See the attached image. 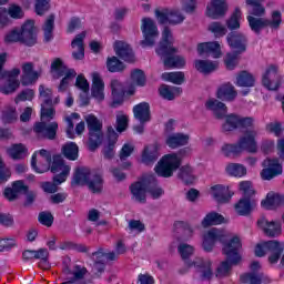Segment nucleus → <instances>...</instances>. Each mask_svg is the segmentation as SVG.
<instances>
[{"instance_id":"obj_1","label":"nucleus","mask_w":284,"mask_h":284,"mask_svg":"<svg viewBox=\"0 0 284 284\" xmlns=\"http://www.w3.org/2000/svg\"><path fill=\"white\" fill-rule=\"evenodd\" d=\"M223 132H234L239 130L237 142L224 143L221 146V152L224 156H241L244 152H250V118L229 114L222 124Z\"/></svg>"},{"instance_id":"obj_2","label":"nucleus","mask_w":284,"mask_h":284,"mask_svg":"<svg viewBox=\"0 0 284 284\" xmlns=\"http://www.w3.org/2000/svg\"><path fill=\"white\" fill-rule=\"evenodd\" d=\"M39 99L41 101V121L36 123L33 131L38 136L42 139L54 140L57 138V130H59V123L51 122L45 124V121H52L54 119V108L53 105H59L61 103V98L59 95L52 97V89L40 84L39 85Z\"/></svg>"},{"instance_id":"obj_3","label":"nucleus","mask_w":284,"mask_h":284,"mask_svg":"<svg viewBox=\"0 0 284 284\" xmlns=\"http://www.w3.org/2000/svg\"><path fill=\"white\" fill-rule=\"evenodd\" d=\"M31 168L37 172V174H43L50 170L53 174V182L57 185H61V183H65L68 181V176H70V171L72 168L61 155L50 156V152L45 150L36 151L31 158Z\"/></svg>"},{"instance_id":"obj_4","label":"nucleus","mask_w":284,"mask_h":284,"mask_svg":"<svg viewBox=\"0 0 284 284\" xmlns=\"http://www.w3.org/2000/svg\"><path fill=\"white\" fill-rule=\"evenodd\" d=\"M196 248L192 244L180 243L178 245V253L180 254L182 261H184V267L186 270H196L195 278L200 281H210L214 276V268L212 267V260H203L202 257H195L191 260V256H194Z\"/></svg>"},{"instance_id":"obj_5","label":"nucleus","mask_w":284,"mask_h":284,"mask_svg":"<svg viewBox=\"0 0 284 284\" xmlns=\"http://www.w3.org/2000/svg\"><path fill=\"white\" fill-rule=\"evenodd\" d=\"M222 253L226 261L222 262L217 268L215 276L217 278H225L232 272V265L243 263V243L239 235H233L229 242L224 243Z\"/></svg>"},{"instance_id":"obj_6","label":"nucleus","mask_w":284,"mask_h":284,"mask_svg":"<svg viewBox=\"0 0 284 284\" xmlns=\"http://www.w3.org/2000/svg\"><path fill=\"white\" fill-rule=\"evenodd\" d=\"M158 57L163 60L165 68H185V58L181 55H174L176 52V48H174V37L172 36V31L165 27L162 30V40L155 49Z\"/></svg>"},{"instance_id":"obj_7","label":"nucleus","mask_w":284,"mask_h":284,"mask_svg":"<svg viewBox=\"0 0 284 284\" xmlns=\"http://www.w3.org/2000/svg\"><path fill=\"white\" fill-rule=\"evenodd\" d=\"M131 193L138 203H145L148 193L152 199H161L163 189L159 186L154 175H145L141 181L131 185Z\"/></svg>"},{"instance_id":"obj_8","label":"nucleus","mask_w":284,"mask_h":284,"mask_svg":"<svg viewBox=\"0 0 284 284\" xmlns=\"http://www.w3.org/2000/svg\"><path fill=\"white\" fill-rule=\"evenodd\" d=\"M6 61H8V52L0 53V81H4L1 85L0 91L2 94H12L19 90V74H21V70L19 68H14L11 71H3V65H6Z\"/></svg>"},{"instance_id":"obj_9","label":"nucleus","mask_w":284,"mask_h":284,"mask_svg":"<svg viewBox=\"0 0 284 284\" xmlns=\"http://www.w3.org/2000/svg\"><path fill=\"white\" fill-rule=\"evenodd\" d=\"M71 185H88L91 192H101L103 190V179L90 172V169L79 168L75 170Z\"/></svg>"},{"instance_id":"obj_10","label":"nucleus","mask_w":284,"mask_h":284,"mask_svg":"<svg viewBox=\"0 0 284 284\" xmlns=\"http://www.w3.org/2000/svg\"><path fill=\"white\" fill-rule=\"evenodd\" d=\"M51 74L54 79H60V77H63L59 85V92H65V90H68V85H70L71 82L74 81V77H77V71H74V69H68V67H65V64L63 63V60L55 58L51 62Z\"/></svg>"},{"instance_id":"obj_11","label":"nucleus","mask_w":284,"mask_h":284,"mask_svg":"<svg viewBox=\"0 0 284 284\" xmlns=\"http://www.w3.org/2000/svg\"><path fill=\"white\" fill-rule=\"evenodd\" d=\"M181 161H183L181 158V152L170 153L162 156V159L155 165L156 175L163 176L164 179H170V176H172V174H174V172L181 168Z\"/></svg>"},{"instance_id":"obj_12","label":"nucleus","mask_w":284,"mask_h":284,"mask_svg":"<svg viewBox=\"0 0 284 284\" xmlns=\"http://www.w3.org/2000/svg\"><path fill=\"white\" fill-rule=\"evenodd\" d=\"M84 121L89 128V150L94 151L103 141V124L94 114L85 115Z\"/></svg>"},{"instance_id":"obj_13","label":"nucleus","mask_w":284,"mask_h":284,"mask_svg":"<svg viewBox=\"0 0 284 284\" xmlns=\"http://www.w3.org/2000/svg\"><path fill=\"white\" fill-rule=\"evenodd\" d=\"M225 239H227L225 231L216 227L210 229L202 234V248L204 252H212L214 245H216V241L222 243V246H224L225 243H230V240L225 241Z\"/></svg>"},{"instance_id":"obj_14","label":"nucleus","mask_w":284,"mask_h":284,"mask_svg":"<svg viewBox=\"0 0 284 284\" xmlns=\"http://www.w3.org/2000/svg\"><path fill=\"white\" fill-rule=\"evenodd\" d=\"M141 30L144 38L141 41L142 48H152V45L156 43V39H159V28L156 27V22H154L152 18H143Z\"/></svg>"},{"instance_id":"obj_15","label":"nucleus","mask_w":284,"mask_h":284,"mask_svg":"<svg viewBox=\"0 0 284 284\" xmlns=\"http://www.w3.org/2000/svg\"><path fill=\"white\" fill-rule=\"evenodd\" d=\"M155 19L162 26H179L185 21V14L179 9H156Z\"/></svg>"},{"instance_id":"obj_16","label":"nucleus","mask_w":284,"mask_h":284,"mask_svg":"<svg viewBox=\"0 0 284 284\" xmlns=\"http://www.w3.org/2000/svg\"><path fill=\"white\" fill-rule=\"evenodd\" d=\"M207 192L213 201L219 203V205H225L230 203L234 196V191L232 187L225 184H213L209 187Z\"/></svg>"},{"instance_id":"obj_17","label":"nucleus","mask_w":284,"mask_h":284,"mask_svg":"<svg viewBox=\"0 0 284 284\" xmlns=\"http://www.w3.org/2000/svg\"><path fill=\"white\" fill-rule=\"evenodd\" d=\"M111 88V94L113 99L112 108H116L120 103L123 102V97L125 94L132 97V94H135L136 88L128 85L126 88L123 87V83L114 78L110 82Z\"/></svg>"},{"instance_id":"obj_18","label":"nucleus","mask_w":284,"mask_h":284,"mask_svg":"<svg viewBox=\"0 0 284 284\" xmlns=\"http://www.w3.org/2000/svg\"><path fill=\"white\" fill-rule=\"evenodd\" d=\"M282 81L283 79L281 78V74H278V67L274 64L268 65L262 78L264 88L271 92H276V90L281 88Z\"/></svg>"},{"instance_id":"obj_19","label":"nucleus","mask_w":284,"mask_h":284,"mask_svg":"<svg viewBox=\"0 0 284 284\" xmlns=\"http://www.w3.org/2000/svg\"><path fill=\"white\" fill-rule=\"evenodd\" d=\"M22 68V75L19 80L21 85H34L41 78V70H34V63L32 62H24L21 65Z\"/></svg>"},{"instance_id":"obj_20","label":"nucleus","mask_w":284,"mask_h":284,"mask_svg":"<svg viewBox=\"0 0 284 284\" xmlns=\"http://www.w3.org/2000/svg\"><path fill=\"white\" fill-rule=\"evenodd\" d=\"M257 227L263 231L265 236L276 239L283 234V226L278 221H268L265 217H260L256 222Z\"/></svg>"},{"instance_id":"obj_21","label":"nucleus","mask_w":284,"mask_h":284,"mask_svg":"<svg viewBox=\"0 0 284 284\" xmlns=\"http://www.w3.org/2000/svg\"><path fill=\"white\" fill-rule=\"evenodd\" d=\"M92 85H91V97L101 103L105 101V82L99 72H93L91 74Z\"/></svg>"},{"instance_id":"obj_22","label":"nucleus","mask_w":284,"mask_h":284,"mask_svg":"<svg viewBox=\"0 0 284 284\" xmlns=\"http://www.w3.org/2000/svg\"><path fill=\"white\" fill-rule=\"evenodd\" d=\"M263 166L261 174L264 181H272L274 176L283 174V165L278 163V160L266 159L263 162Z\"/></svg>"},{"instance_id":"obj_23","label":"nucleus","mask_w":284,"mask_h":284,"mask_svg":"<svg viewBox=\"0 0 284 284\" xmlns=\"http://www.w3.org/2000/svg\"><path fill=\"white\" fill-rule=\"evenodd\" d=\"M227 44L236 54H243L247 50V37L242 33L231 32L226 37Z\"/></svg>"},{"instance_id":"obj_24","label":"nucleus","mask_w":284,"mask_h":284,"mask_svg":"<svg viewBox=\"0 0 284 284\" xmlns=\"http://www.w3.org/2000/svg\"><path fill=\"white\" fill-rule=\"evenodd\" d=\"M197 53L200 57L206 54L213 59H221L223 57V51L221 50V43L217 41L202 42L197 44Z\"/></svg>"},{"instance_id":"obj_25","label":"nucleus","mask_w":284,"mask_h":284,"mask_svg":"<svg viewBox=\"0 0 284 284\" xmlns=\"http://www.w3.org/2000/svg\"><path fill=\"white\" fill-rule=\"evenodd\" d=\"M18 30L24 45H34L37 43V29H34L33 20H27Z\"/></svg>"},{"instance_id":"obj_26","label":"nucleus","mask_w":284,"mask_h":284,"mask_svg":"<svg viewBox=\"0 0 284 284\" xmlns=\"http://www.w3.org/2000/svg\"><path fill=\"white\" fill-rule=\"evenodd\" d=\"M205 108L215 116V119H227V105L219 101L216 98L206 100Z\"/></svg>"},{"instance_id":"obj_27","label":"nucleus","mask_w":284,"mask_h":284,"mask_svg":"<svg viewBox=\"0 0 284 284\" xmlns=\"http://www.w3.org/2000/svg\"><path fill=\"white\" fill-rule=\"evenodd\" d=\"M88 36L87 31H82L81 33L77 34L75 38L71 42L72 48V57L75 61H82L85 57V47L83 41Z\"/></svg>"},{"instance_id":"obj_28","label":"nucleus","mask_w":284,"mask_h":284,"mask_svg":"<svg viewBox=\"0 0 284 284\" xmlns=\"http://www.w3.org/2000/svg\"><path fill=\"white\" fill-rule=\"evenodd\" d=\"M8 14L11 19H23V9L18 4H11L8 10L0 8V28L8 26Z\"/></svg>"},{"instance_id":"obj_29","label":"nucleus","mask_w":284,"mask_h":284,"mask_svg":"<svg viewBox=\"0 0 284 284\" xmlns=\"http://www.w3.org/2000/svg\"><path fill=\"white\" fill-rule=\"evenodd\" d=\"M264 247L266 248V252L271 253V255L268 256V263H271L272 265L278 263L281 254H283L284 251V244L276 240H271L264 242Z\"/></svg>"},{"instance_id":"obj_30","label":"nucleus","mask_w":284,"mask_h":284,"mask_svg":"<svg viewBox=\"0 0 284 284\" xmlns=\"http://www.w3.org/2000/svg\"><path fill=\"white\" fill-rule=\"evenodd\" d=\"M227 12V2L225 0H211L206 7V14L211 19H219Z\"/></svg>"},{"instance_id":"obj_31","label":"nucleus","mask_w":284,"mask_h":284,"mask_svg":"<svg viewBox=\"0 0 284 284\" xmlns=\"http://www.w3.org/2000/svg\"><path fill=\"white\" fill-rule=\"evenodd\" d=\"M114 52L120 59L126 61L128 63H132L134 61V53L132 52V48L125 41H115L113 44Z\"/></svg>"},{"instance_id":"obj_32","label":"nucleus","mask_w":284,"mask_h":284,"mask_svg":"<svg viewBox=\"0 0 284 284\" xmlns=\"http://www.w3.org/2000/svg\"><path fill=\"white\" fill-rule=\"evenodd\" d=\"M92 258L94 261L93 270H95V272H103L105 261H116V254L114 252L104 253L102 251H98L93 253Z\"/></svg>"},{"instance_id":"obj_33","label":"nucleus","mask_w":284,"mask_h":284,"mask_svg":"<svg viewBox=\"0 0 284 284\" xmlns=\"http://www.w3.org/2000/svg\"><path fill=\"white\" fill-rule=\"evenodd\" d=\"M28 186L23 181L19 180L12 183V187L4 189V196L8 201H14L19 197V194H26Z\"/></svg>"},{"instance_id":"obj_34","label":"nucleus","mask_w":284,"mask_h":284,"mask_svg":"<svg viewBox=\"0 0 284 284\" xmlns=\"http://www.w3.org/2000/svg\"><path fill=\"white\" fill-rule=\"evenodd\" d=\"M190 143V134L187 133H173L168 135L166 145L175 150V148H181L183 145H187Z\"/></svg>"},{"instance_id":"obj_35","label":"nucleus","mask_w":284,"mask_h":284,"mask_svg":"<svg viewBox=\"0 0 284 284\" xmlns=\"http://www.w3.org/2000/svg\"><path fill=\"white\" fill-rule=\"evenodd\" d=\"M281 205H284V196L274 192L267 193L266 199L262 201V207L265 210H276Z\"/></svg>"},{"instance_id":"obj_36","label":"nucleus","mask_w":284,"mask_h":284,"mask_svg":"<svg viewBox=\"0 0 284 284\" xmlns=\"http://www.w3.org/2000/svg\"><path fill=\"white\" fill-rule=\"evenodd\" d=\"M133 116L140 123H148L150 121V104L142 102L133 106Z\"/></svg>"},{"instance_id":"obj_37","label":"nucleus","mask_w":284,"mask_h":284,"mask_svg":"<svg viewBox=\"0 0 284 284\" xmlns=\"http://www.w3.org/2000/svg\"><path fill=\"white\" fill-rule=\"evenodd\" d=\"M194 68L202 74H212L215 70H219V62L212 60H195Z\"/></svg>"},{"instance_id":"obj_38","label":"nucleus","mask_w":284,"mask_h":284,"mask_svg":"<svg viewBox=\"0 0 284 284\" xmlns=\"http://www.w3.org/2000/svg\"><path fill=\"white\" fill-rule=\"evenodd\" d=\"M236 94V90L231 83L222 84L216 91V97L220 101H234Z\"/></svg>"},{"instance_id":"obj_39","label":"nucleus","mask_w":284,"mask_h":284,"mask_svg":"<svg viewBox=\"0 0 284 284\" xmlns=\"http://www.w3.org/2000/svg\"><path fill=\"white\" fill-rule=\"evenodd\" d=\"M261 262L253 261L250 267V284H262L265 276L263 275Z\"/></svg>"},{"instance_id":"obj_40","label":"nucleus","mask_w":284,"mask_h":284,"mask_svg":"<svg viewBox=\"0 0 284 284\" xmlns=\"http://www.w3.org/2000/svg\"><path fill=\"white\" fill-rule=\"evenodd\" d=\"M7 154L13 161H21L28 156V148L23 144H12L7 149Z\"/></svg>"},{"instance_id":"obj_41","label":"nucleus","mask_w":284,"mask_h":284,"mask_svg":"<svg viewBox=\"0 0 284 284\" xmlns=\"http://www.w3.org/2000/svg\"><path fill=\"white\" fill-rule=\"evenodd\" d=\"M156 159H159V144L148 145L142 153V163L150 165V163H154Z\"/></svg>"},{"instance_id":"obj_42","label":"nucleus","mask_w":284,"mask_h":284,"mask_svg":"<svg viewBox=\"0 0 284 284\" xmlns=\"http://www.w3.org/2000/svg\"><path fill=\"white\" fill-rule=\"evenodd\" d=\"M223 223H227V220L217 212H211L205 215L202 220V227H210L212 225H223Z\"/></svg>"},{"instance_id":"obj_43","label":"nucleus","mask_w":284,"mask_h":284,"mask_svg":"<svg viewBox=\"0 0 284 284\" xmlns=\"http://www.w3.org/2000/svg\"><path fill=\"white\" fill-rule=\"evenodd\" d=\"M225 172L229 176H234L235 179H243L247 175V168L241 163H229L225 166Z\"/></svg>"},{"instance_id":"obj_44","label":"nucleus","mask_w":284,"mask_h":284,"mask_svg":"<svg viewBox=\"0 0 284 284\" xmlns=\"http://www.w3.org/2000/svg\"><path fill=\"white\" fill-rule=\"evenodd\" d=\"M130 82L131 84L129 85V88H135L136 91V88L145 87L148 80L145 78V73L142 70L135 69L131 72Z\"/></svg>"},{"instance_id":"obj_45","label":"nucleus","mask_w":284,"mask_h":284,"mask_svg":"<svg viewBox=\"0 0 284 284\" xmlns=\"http://www.w3.org/2000/svg\"><path fill=\"white\" fill-rule=\"evenodd\" d=\"M160 97L162 99H166V101H172L173 99H176V97L181 95V88L179 87H170V85H161L159 89Z\"/></svg>"},{"instance_id":"obj_46","label":"nucleus","mask_w":284,"mask_h":284,"mask_svg":"<svg viewBox=\"0 0 284 284\" xmlns=\"http://www.w3.org/2000/svg\"><path fill=\"white\" fill-rule=\"evenodd\" d=\"M62 153L69 161H77L79 159V146L74 142H68L62 146Z\"/></svg>"},{"instance_id":"obj_47","label":"nucleus","mask_w":284,"mask_h":284,"mask_svg":"<svg viewBox=\"0 0 284 284\" xmlns=\"http://www.w3.org/2000/svg\"><path fill=\"white\" fill-rule=\"evenodd\" d=\"M75 87H78V89L81 90V92L84 94V99H82V105H88V92H90V83L88 82V79L83 77V74L78 75Z\"/></svg>"},{"instance_id":"obj_48","label":"nucleus","mask_w":284,"mask_h":284,"mask_svg":"<svg viewBox=\"0 0 284 284\" xmlns=\"http://www.w3.org/2000/svg\"><path fill=\"white\" fill-rule=\"evenodd\" d=\"M267 19L265 18L250 17V28L253 32H255V34H261V30H265V28H267Z\"/></svg>"},{"instance_id":"obj_49","label":"nucleus","mask_w":284,"mask_h":284,"mask_svg":"<svg viewBox=\"0 0 284 284\" xmlns=\"http://www.w3.org/2000/svg\"><path fill=\"white\" fill-rule=\"evenodd\" d=\"M179 176L182 179V181H184V183H193L196 181L194 169L190 165L182 166L180 169Z\"/></svg>"},{"instance_id":"obj_50","label":"nucleus","mask_w":284,"mask_h":284,"mask_svg":"<svg viewBox=\"0 0 284 284\" xmlns=\"http://www.w3.org/2000/svg\"><path fill=\"white\" fill-rule=\"evenodd\" d=\"M44 40L45 41H52V32H54V14H50L47 20L44 21V24L42 26Z\"/></svg>"},{"instance_id":"obj_51","label":"nucleus","mask_w":284,"mask_h":284,"mask_svg":"<svg viewBox=\"0 0 284 284\" xmlns=\"http://www.w3.org/2000/svg\"><path fill=\"white\" fill-rule=\"evenodd\" d=\"M236 214L240 216H247L250 214V196L242 197L234 205Z\"/></svg>"},{"instance_id":"obj_52","label":"nucleus","mask_w":284,"mask_h":284,"mask_svg":"<svg viewBox=\"0 0 284 284\" xmlns=\"http://www.w3.org/2000/svg\"><path fill=\"white\" fill-rule=\"evenodd\" d=\"M163 81H169L175 85H181L185 81V74L183 72H165L162 74Z\"/></svg>"},{"instance_id":"obj_53","label":"nucleus","mask_w":284,"mask_h":284,"mask_svg":"<svg viewBox=\"0 0 284 284\" xmlns=\"http://www.w3.org/2000/svg\"><path fill=\"white\" fill-rule=\"evenodd\" d=\"M130 123V118L124 112H118L115 116L116 132H125Z\"/></svg>"},{"instance_id":"obj_54","label":"nucleus","mask_w":284,"mask_h":284,"mask_svg":"<svg viewBox=\"0 0 284 284\" xmlns=\"http://www.w3.org/2000/svg\"><path fill=\"white\" fill-rule=\"evenodd\" d=\"M118 136L119 135H116V132L112 130L111 134L109 135V141L104 146L105 159H112V156H114V145L116 144Z\"/></svg>"},{"instance_id":"obj_55","label":"nucleus","mask_w":284,"mask_h":284,"mask_svg":"<svg viewBox=\"0 0 284 284\" xmlns=\"http://www.w3.org/2000/svg\"><path fill=\"white\" fill-rule=\"evenodd\" d=\"M65 121L68 123L67 136L68 139H74V123H79V121H81V115H79V113H72L65 118Z\"/></svg>"},{"instance_id":"obj_56","label":"nucleus","mask_w":284,"mask_h":284,"mask_svg":"<svg viewBox=\"0 0 284 284\" xmlns=\"http://www.w3.org/2000/svg\"><path fill=\"white\" fill-rule=\"evenodd\" d=\"M250 14L251 17H263L265 14V7H263V0L250 1Z\"/></svg>"},{"instance_id":"obj_57","label":"nucleus","mask_w":284,"mask_h":284,"mask_svg":"<svg viewBox=\"0 0 284 284\" xmlns=\"http://www.w3.org/2000/svg\"><path fill=\"white\" fill-rule=\"evenodd\" d=\"M106 68L109 72H123V70H125V64H123L119 58L111 57L106 59Z\"/></svg>"},{"instance_id":"obj_58","label":"nucleus","mask_w":284,"mask_h":284,"mask_svg":"<svg viewBox=\"0 0 284 284\" xmlns=\"http://www.w3.org/2000/svg\"><path fill=\"white\" fill-rule=\"evenodd\" d=\"M48 256L49 253L45 248L36 251V258L40 261L39 267H41V270H50V262H48Z\"/></svg>"},{"instance_id":"obj_59","label":"nucleus","mask_w":284,"mask_h":284,"mask_svg":"<svg viewBox=\"0 0 284 284\" xmlns=\"http://www.w3.org/2000/svg\"><path fill=\"white\" fill-rule=\"evenodd\" d=\"M229 30H239L241 28V10L235 9L231 18L226 21Z\"/></svg>"},{"instance_id":"obj_60","label":"nucleus","mask_w":284,"mask_h":284,"mask_svg":"<svg viewBox=\"0 0 284 284\" xmlns=\"http://www.w3.org/2000/svg\"><path fill=\"white\" fill-rule=\"evenodd\" d=\"M181 8L185 14H194L199 8V0H181Z\"/></svg>"},{"instance_id":"obj_61","label":"nucleus","mask_w":284,"mask_h":284,"mask_svg":"<svg viewBox=\"0 0 284 284\" xmlns=\"http://www.w3.org/2000/svg\"><path fill=\"white\" fill-rule=\"evenodd\" d=\"M145 230V225L141 223V221L138 220H131L129 222L128 232L129 234H132L133 236H136V234H141Z\"/></svg>"},{"instance_id":"obj_62","label":"nucleus","mask_w":284,"mask_h":284,"mask_svg":"<svg viewBox=\"0 0 284 284\" xmlns=\"http://www.w3.org/2000/svg\"><path fill=\"white\" fill-rule=\"evenodd\" d=\"M209 30L214 34V37H217V38L225 37V34H227V29H225V27H223V24L219 22L211 23L209 26Z\"/></svg>"},{"instance_id":"obj_63","label":"nucleus","mask_w":284,"mask_h":284,"mask_svg":"<svg viewBox=\"0 0 284 284\" xmlns=\"http://www.w3.org/2000/svg\"><path fill=\"white\" fill-rule=\"evenodd\" d=\"M36 14L40 17L50 10V0H36Z\"/></svg>"},{"instance_id":"obj_64","label":"nucleus","mask_w":284,"mask_h":284,"mask_svg":"<svg viewBox=\"0 0 284 284\" xmlns=\"http://www.w3.org/2000/svg\"><path fill=\"white\" fill-rule=\"evenodd\" d=\"M34 99V90L27 89L21 91L14 99L16 103H21V101H32Z\"/></svg>"}]
</instances>
